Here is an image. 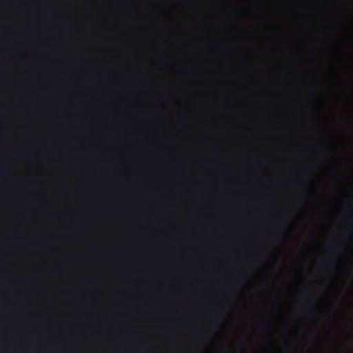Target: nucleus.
<instances>
[{
  "label": "nucleus",
  "mask_w": 353,
  "mask_h": 353,
  "mask_svg": "<svg viewBox=\"0 0 353 353\" xmlns=\"http://www.w3.org/2000/svg\"><path fill=\"white\" fill-rule=\"evenodd\" d=\"M333 262L332 259H330L326 261H323L320 264V267L323 269H327L330 267V265Z\"/></svg>",
  "instance_id": "f257e3e1"
},
{
  "label": "nucleus",
  "mask_w": 353,
  "mask_h": 353,
  "mask_svg": "<svg viewBox=\"0 0 353 353\" xmlns=\"http://www.w3.org/2000/svg\"><path fill=\"white\" fill-rule=\"evenodd\" d=\"M346 228H347V229H348V231H349L350 232H352V224H348V225L346 226Z\"/></svg>",
  "instance_id": "f03ea898"
},
{
  "label": "nucleus",
  "mask_w": 353,
  "mask_h": 353,
  "mask_svg": "<svg viewBox=\"0 0 353 353\" xmlns=\"http://www.w3.org/2000/svg\"><path fill=\"white\" fill-rule=\"evenodd\" d=\"M174 330H175V328L174 327H169L166 328V330L168 332H172Z\"/></svg>",
  "instance_id": "7ed1b4c3"
},
{
  "label": "nucleus",
  "mask_w": 353,
  "mask_h": 353,
  "mask_svg": "<svg viewBox=\"0 0 353 353\" xmlns=\"http://www.w3.org/2000/svg\"><path fill=\"white\" fill-rule=\"evenodd\" d=\"M307 145H308L309 147H312V148H313V147H314V146H316V145H315L314 143H309L307 144Z\"/></svg>",
  "instance_id": "20e7f679"
}]
</instances>
